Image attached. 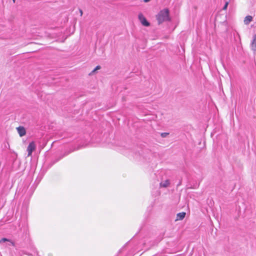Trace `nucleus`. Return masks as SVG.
<instances>
[{
	"instance_id": "f257e3e1",
	"label": "nucleus",
	"mask_w": 256,
	"mask_h": 256,
	"mask_svg": "<svg viewBox=\"0 0 256 256\" xmlns=\"http://www.w3.org/2000/svg\"><path fill=\"white\" fill-rule=\"evenodd\" d=\"M156 20L158 24H160L165 21L170 20L169 16V10L168 8H164L160 10L156 16Z\"/></svg>"
},
{
	"instance_id": "f03ea898",
	"label": "nucleus",
	"mask_w": 256,
	"mask_h": 256,
	"mask_svg": "<svg viewBox=\"0 0 256 256\" xmlns=\"http://www.w3.org/2000/svg\"><path fill=\"white\" fill-rule=\"evenodd\" d=\"M138 18L139 20L143 26H148L150 25V23L146 20V18L142 13H140L138 14Z\"/></svg>"
},
{
	"instance_id": "7ed1b4c3",
	"label": "nucleus",
	"mask_w": 256,
	"mask_h": 256,
	"mask_svg": "<svg viewBox=\"0 0 256 256\" xmlns=\"http://www.w3.org/2000/svg\"><path fill=\"white\" fill-rule=\"evenodd\" d=\"M36 149V144L34 142H31L27 148V151L28 152V156H30L34 150Z\"/></svg>"
},
{
	"instance_id": "20e7f679",
	"label": "nucleus",
	"mask_w": 256,
	"mask_h": 256,
	"mask_svg": "<svg viewBox=\"0 0 256 256\" xmlns=\"http://www.w3.org/2000/svg\"><path fill=\"white\" fill-rule=\"evenodd\" d=\"M16 130L20 136L21 137L24 136L26 134V130L23 126L18 127Z\"/></svg>"
},
{
	"instance_id": "39448f33",
	"label": "nucleus",
	"mask_w": 256,
	"mask_h": 256,
	"mask_svg": "<svg viewBox=\"0 0 256 256\" xmlns=\"http://www.w3.org/2000/svg\"><path fill=\"white\" fill-rule=\"evenodd\" d=\"M253 18L251 16H246L244 20V22L246 25H248L252 20Z\"/></svg>"
},
{
	"instance_id": "423d86ee",
	"label": "nucleus",
	"mask_w": 256,
	"mask_h": 256,
	"mask_svg": "<svg viewBox=\"0 0 256 256\" xmlns=\"http://www.w3.org/2000/svg\"><path fill=\"white\" fill-rule=\"evenodd\" d=\"M186 216V212H182L178 213L176 214V220H183Z\"/></svg>"
},
{
	"instance_id": "0eeeda50",
	"label": "nucleus",
	"mask_w": 256,
	"mask_h": 256,
	"mask_svg": "<svg viewBox=\"0 0 256 256\" xmlns=\"http://www.w3.org/2000/svg\"><path fill=\"white\" fill-rule=\"evenodd\" d=\"M252 50L256 53V34L254 36L253 41L251 44Z\"/></svg>"
},
{
	"instance_id": "6e6552de",
	"label": "nucleus",
	"mask_w": 256,
	"mask_h": 256,
	"mask_svg": "<svg viewBox=\"0 0 256 256\" xmlns=\"http://www.w3.org/2000/svg\"><path fill=\"white\" fill-rule=\"evenodd\" d=\"M170 184V181L168 180H164L160 183V188H166Z\"/></svg>"
},
{
	"instance_id": "1a4fd4ad",
	"label": "nucleus",
	"mask_w": 256,
	"mask_h": 256,
	"mask_svg": "<svg viewBox=\"0 0 256 256\" xmlns=\"http://www.w3.org/2000/svg\"><path fill=\"white\" fill-rule=\"evenodd\" d=\"M10 242L12 246H14V242L10 241L9 240L7 239L6 238H2V239H1L0 240V243H2V242Z\"/></svg>"
},
{
	"instance_id": "9d476101",
	"label": "nucleus",
	"mask_w": 256,
	"mask_h": 256,
	"mask_svg": "<svg viewBox=\"0 0 256 256\" xmlns=\"http://www.w3.org/2000/svg\"><path fill=\"white\" fill-rule=\"evenodd\" d=\"M225 0V4L223 8V10H226L228 4L230 2V1H228L227 0Z\"/></svg>"
},
{
	"instance_id": "9b49d317",
	"label": "nucleus",
	"mask_w": 256,
	"mask_h": 256,
	"mask_svg": "<svg viewBox=\"0 0 256 256\" xmlns=\"http://www.w3.org/2000/svg\"><path fill=\"white\" fill-rule=\"evenodd\" d=\"M168 134H169L168 132H162V133H161L160 136L162 138H166L167 136L168 135Z\"/></svg>"
},
{
	"instance_id": "f8f14e48",
	"label": "nucleus",
	"mask_w": 256,
	"mask_h": 256,
	"mask_svg": "<svg viewBox=\"0 0 256 256\" xmlns=\"http://www.w3.org/2000/svg\"><path fill=\"white\" fill-rule=\"evenodd\" d=\"M100 66H98L96 67V68L92 71V73L95 72L97 70H100Z\"/></svg>"
},
{
	"instance_id": "ddd939ff",
	"label": "nucleus",
	"mask_w": 256,
	"mask_h": 256,
	"mask_svg": "<svg viewBox=\"0 0 256 256\" xmlns=\"http://www.w3.org/2000/svg\"><path fill=\"white\" fill-rule=\"evenodd\" d=\"M150 0H144V2H150Z\"/></svg>"
},
{
	"instance_id": "4468645a",
	"label": "nucleus",
	"mask_w": 256,
	"mask_h": 256,
	"mask_svg": "<svg viewBox=\"0 0 256 256\" xmlns=\"http://www.w3.org/2000/svg\"><path fill=\"white\" fill-rule=\"evenodd\" d=\"M80 16H82V10H80Z\"/></svg>"
},
{
	"instance_id": "2eb2a0df",
	"label": "nucleus",
	"mask_w": 256,
	"mask_h": 256,
	"mask_svg": "<svg viewBox=\"0 0 256 256\" xmlns=\"http://www.w3.org/2000/svg\"><path fill=\"white\" fill-rule=\"evenodd\" d=\"M12 1L14 2H15L16 0H12Z\"/></svg>"
}]
</instances>
